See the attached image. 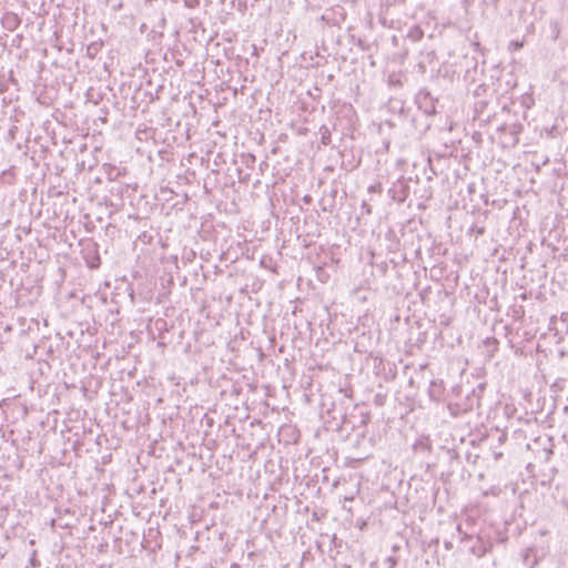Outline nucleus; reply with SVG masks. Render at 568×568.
I'll use <instances>...</instances> for the list:
<instances>
[{"mask_svg":"<svg viewBox=\"0 0 568 568\" xmlns=\"http://www.w3.org/2000/svg\"><path fill=\"white\" fill-rule=\"evenodd\" d=\"M456 529H457V531H458V534H459V536H460V538H462V539H465V538H467V539H471V536H468L467 534L463 532L460 525H458V526L456 527Z\"/></svg>","mask_w":568,"mask_h":568,"instance_id":"nucleus-13","label":"nucleus"},{"mask_svg":"<svg viewBox=\"0 0 568 568\" xmlns=\"http://www.w3.org/2000/svg\"><path fill=\"white\" fill-rule=\"evenodd\" d=\"M185 2H186V6L193 7L194 6L193 2L197 3V0H185Z\"/></svg>","mask_w":568,"mask_h":568,"instance_id":"nucleus-16","label":"nucleus"},{"mask_svg":"<svg viewBox=\"0 0 568 568\" xmlns=\"http://www.w3.org/2000/svg\"><path fill=\"white\" fill-rule=\"evenodd\" d=\"M487 550L486 544L479 538H477L476 544L470 547V551L477 557H483Z\"/></svg>","mask_w":568,"mask_h":568,"instance_id":"nucleus-4","label":"nucleus"},{"mask_svg":"<svg viewBox=\"0 0 568 568\" xmlns=\"http://www.w3.org/2000/svg\"><path fill=\"white\" fill-rule=\"evenodd\" d=\"M435 51H426L422 52V60L418 62L417 67L420 73L426 72V62L430 63L435 59Z\"/></svg>","mask_w":568,"mask_h":568,"instance_id":"nucleus-3","label":"nucleus"},{"mask_svg":"<svg viewBox=\"0 0 568 568\" xmlns=\"http://www.w3.org/2000/svg\"><path fill=\"white\" fill-rule=\"evenodd\" d=\"M469 232L470 233H475L476 237H478L479 235H483L485 233V227L484 226L474 225V226L470 227Z\"/></svg>","mask_w":568,"mask_h":568,"instance_id":"nucleus-10","label":"nucleus"},{"mask_svg":"<svg viewBox=\"0 0 568 568\" xmlns=\"http://www.w3.org/2000/svg\"><path fill=\"white\" fill-rule=\"evenodd\" d=\"M8 22L10 24L11 30L19 23L16 16L9 17Z\"/></svg>","mask_w":568,"mask_h":568,"instance_id":"nucleus-12","label":"nucleus"},{"mask_svg":"<svg viewBox=\"0 0 568 568\" xmlns=\"http://www.w3.org/2000/svg\"><path fill=\"white\" fill-rule=\"evenodd\" d=\"M487 105H488V102L486 100H481V99L477 100L474 104L475 113L478 116H481L484 114V111L487 108Z\"/></svg>","mask_w":568,"mask_h":568,"instance_id":"nucleus-6","label":"nucleus"},{"mask_svg":"<svg viewBox=\"0 0 568 568\" xmlns=\"http://www.w3.org/2000/svg\"><path fill=\"white\" fill-rule=\"evenodd\" d=\"M362 207H363V210L366 211L367 214H369L372 212L371 205L367 204L365 201L362 203Z\"/></svg>","mask_w":568,"mask_h":568,"instance_id":"nucleus-14","label":"nucleus"},{"mask_svg":"<svg viewBox=\"0 0 568 568\" xmlns=\"http://www.w3.org/2000/svg\"><path fill=\"white\" fill-rule=\"evenodd\" d=\"M384 562L387 568H395L397 565V559L395 557H387Z\"/></svg>","mask_w":568,"mask_h":568,"instance_id":"nucleus-11","label":"nucleus"},{"mask_svg":"<svg viewBox=\"0 0 568 568\" xmlns=\"http://www.w3.org/2000/svg\"><path fill=\"white\" fill-rule=\"evenodd\" d=\"M376 190H377V186H376V185H371V186L368 187V191H369V192H375Z\"/></svg>","mask_w":568,"mask_h":568,"instance_id":"nucleus-18","label":"nucleus"},{"mask_svg":"<svg viewBox=\"0 0 568 568\" xmlns=\"http://www.w3.org/2000/svg\"><path fill=\"white\" fill-rule=\"evenodd\" d=\"M418 108L427 114L435 113V101L430 93L425 89L420 90L416 95Z\"/></svg>","mask_w":568,"mask_h":568,"instance_id":"nucleus-2","label":"nucleus"},{"mask_svg":"<svg viewBox=\"0 0 568 568\" xmlns=\"http://www.w3.org/2000/svg\"><path fill=\"white\" fill-rule=\"evenodd\" d=\"M489 89V87L485 83H480L477 85V88L474 90V95L479 98L481 97L483 94H485L487 92V90Z\"/></svg>","mask_w":568,"mask_h":568,"instance_id":"nucleus-9","label":"nucleus"},{"mask_svg":"<svg viewBox=\"0 0 568 568\" xmlns=\"http://www.w3.org/2000/svg\"><path fill=\"white\" fill-rule=\"evenodd\" d=\"M465 78H466V79H469V78H470V71H469V70H467V71H466V75H465Z\"/></svg>","mask_w":568,"mask_h":568,"instance_id":"nucleus-21","label":"nucleus"},{"mask_svg":"<svg viewBox=\"0 0 568 568\" xmlns=\"http://www.w3.org/2000/svg\"><path fill=\"white\" fill-rule=\"evenodd\" d=\"M511 45L516 49V50H519L520 48H523V42H511Z\"/></svg>","mask_w":568,"mask_h":568,"instance_id":"nucleus-15","label":"nucleus"},{"mask_svg":"<svg viewBox=\"0 0 568 568\" xmlns=\"http://www.w3.org/2000/svg\"><path fill=\"white\" fill-rule=\"evenodd\" d=\"M320 133H321V141H322V143L324 145L329 144V142H331V131H329V129L326 125H322L320 128Z\"/></svg>","mask_w":568,"mask_h":568,"instance_id":"nucleus-5","label":"nucleus"},{"mask_svg":"<svg viewBox=\"0 0 568 568\" xmlns=\"http://www.w3.org/2000/svg\"><path fill=\"white\" fill-rule=\"evenodd\" d=\"M99 261V257L97 258ZM99 266V262L97 263V261H93V264L90 265V267H98Z\"/></svg>","mask_w":568,"mask_h":568,"instance_id":"nucleus-20","label":"nucleus"},{"mask_svg":"<svg viewBox=\"0 0 568 568\" xmlns=\"http://www.w3.org/2000/svg\"><path fill=\"white\" fill-rule=\"evenodd\" d=\"M368 420H369V416H368V415H365V416L363 417V419H362V424H363V425H366V424L368 423Z\"/></svg>","mask_w":568,"mask_h":568,"instance_id":"nucleus-17","label":"nucleus"},{"mask_svg":"<svg viewBox=\"0 0 568 568\" xmlns=\"http://www.w3.org/2000/svg\"><path fill=\"white\" fill-rule=\"evenodd\" d=\"M424 36V32L423 30L419 28V27H414L413 29H410L409 33H408V37L413 40V41H418L423 38Z\"/></svg>","mask_w":568,"mask_h":568,"instance_id":"nucleus-7","label":"nucleus"},{"mask_svg":"<svg viewBox=\"0 0 568 568\" xmlns=\"http://www.w3.org/2000/svg\"><path fill=\"white\" fill-rule=\"evenodd\" d=\"M477 71V63H475V67H474V72L476 73Z\"/></svg>","mask_w":568,"mask_h":568,"instance_id":"nucleus-22","label":"nucleus"},{"mask_svg":"<svg viewBox=\"0 0 568 568\" xmlns=\"http://www.w3.org/2000/svg\"><path fill=\"white\" fill-rule=\"evenodd\" d=\"M439 395V386H437V383L433 381L429 388V396L434 399H438Z\"/></svg>","mask_w":568,"mask_h":568,"instance_id":"nucleus-8","label":"nucleus"},{"mask_svg":"<svg viewBox=\"0 0 568 568\" xmlns=\"http://www.w3.org/2000/svg\"><path fill=\"white\" fill-rule=\"evenodd\" d=\"M99 261V257L97 258ZM99 266V262L97 263V261H93V264L90 265V267H98Z\"/></svg>","mask_w":568,"mask_h":568,"instance_id":"nucleus-19","label":"nucleus"},{"mask_svg":"<svg viewBox=\"0 0 568 568\" xmlns=\"http://www.w3.org/2000/svg\"><path fill=\"white\" fill-rule=\"evenodd\" d=\"M523 130V125L518 123L505 124L499 128L503 133V143L505 146H515L519 142V133Z\"/></svg>","mask_w":568,"mask_h":568,"instance_id":"nucleus-1","label":"nucleus"}]
</instances>
